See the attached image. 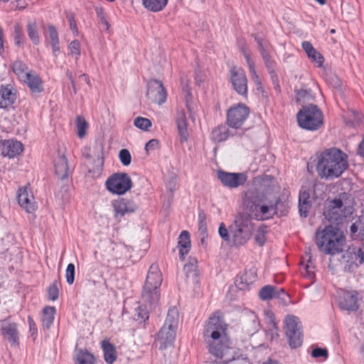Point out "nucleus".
Returning <instances> with one entry per match:
<instances>
[{
    "label": "nucleus",
    "instance_id": "nucleus-1",
    "mask_svg": "<svg viewBox=\"0 0 364 364\" xmlns=\"http://www.w3.org/2000/svg\"><path fill=\"white\" fill-rule=\"evenodd\" d=\"M275 186V181L270 176L254 178L252 186L245 193L243 205L252 219L264 220L277 213L278 200H272L269 192Z\"/></svg>",
    "mask_w": 364,
    "mask_h": 364
},
{
    "label": "nucleus",
    "instance_id": "nucleus-2",
    "mask_svg": "<svg viewBox=\"0 0 364 364\" xmlns=\"http://www.w3.org/2000/svg\"><path fill=\"white\" fill-rule=\"evenodd\" d=\"M255 230V224L252 219L247 214L239 213L228 228L221 223L218 233L228 245L239 247L250 240Z\"/></svg>",
    "mask_w": 364,
    "mask_h": 364
},
{
    "label": "nucleus",
    "instance_id": "nucleus-3",
    "mask_svg": "<svg viewBox=\"0 0 364 364\" xmlns=\"http://www.w3.org/2000/svg\"><path fill=\"white\" fill-rule=\"evenodd\" d=\"M226 331V324L216 314L210 316L205 324L203 332L204 341L209 353L216 358H223L229 349Z\"/></svg>",
    "mask_w": 364,
    "mask_h": 364
},
{
    "label": "nucleus",
    "instance_id": "nucleus-4",
    "mask_svg": "<svg viewBox=\"0 0 364 364\" xmlns=\"http://www.w3.org/2000/svg\"><path fill=\"white\" fill-rule=\"evenodd\" d=\"M348 166V156L336 148L326 149L317 156L316 171L321 178H338Z\"/></svg>",
    "mask_w": 364,
    "mask_h": 364
},
{
    "label": "nucleus",
    "instance_id": "nucleus-5",
    "mask_svg": "<svg viewBox=\"0 0 364 364\" xmlns=\"http://www.w3.org/2000/svg\"><path fill=\"white\" fill-rule=\"evenodd\" d=\"M316 242L320 251L328 255H335L342 252L345 237L337 228L329 225L323 230L316 232Z\"/></svg>",
    "mask_w": 364,
    "mask_h": 364
},
{
    "label": "nucleus",
    "instance_id": "nucleus-6",
    "mask_svg": "<svg viewBox=\"0 0 364 364\" xmlns=\"http://www.w3.org/2000/svg\"><path fill=\"white\" fill-rule=\"evenodd\" d=\"M162 282L161 273L156 266L151 265L148 272L142 291V299L150 306L156 305L159 301V287Z\"/></svg>",
    "mask_w": 364,
    "mask_h": 364
},
{
    "label": "nucleus",
    "instance_id": "nucleus-7",
    "mask_svg": "<svg viewBox=\"0 0 364 364\" xmlns=\"http://www.w3.org/2000/svg\"><path fill=\"white\" fill-rule=\"evenodd\" d=\"M297 122L301 128L307 130H317L323 124L322 112L316 105L309 104L304 106L297 113Z\"/></svg>",
    "mask_w": 364,
    "mask_h": 364
},
{
    "label": "nucleus",
    "instance_id": "nucleus-8",
    "mask_svg": "<svg viewBox=\"0 0 364 364\" xmlns=\"http://www.w3.org/2000/svg\"><path fill=\"white\" fill-rule=\"evenodd\" d=\"M178 323V313L176 309L168 311L165 323L158 333V340L166 348L173 343L176 338V330Z\"/></svg>",
    "mask_w": 364,
    "mask_h": 364
},
{
    "label": "nucleus",
    "instance_id": "nucleus-9",
    "mask_svg": "<svg viewBox=\"0 0 364 364\" xmlns=\"http://www.w3.org/2000/svg\"><path fill=\"white\" fill-rule=\"evenodd\" d=\"M352 213L351 208L344 206L341 199L328 200L325 206L323 215L332 223L338 224Z\"/></svg>",
    "mask_w": 364,
    "mask_h": 364
},
{
    "label": "nucleus",
    "instance_id": "nucleus-10",
    "mask_svg": "<svg viewBox=\"0 0 364 364\" xmlns=\"http://www.w3.org/2000/svg\"><path fill=\"white\" fill-rule=\"evenodd\" d=\"M285 334L288 338L289 344L292 348L301 346L302 333L301 331L299 318L292 315H289L284 320Z\"/></svg>",
    "mask_w": 364,
    "mask_h": 364
},
{
    "label": "nucleus",
    "instance_id": "nucleus-11",
    "mask_svg": "<svg viewBox=\"0 0 364 364\" xmlns=\"http://www.w3.org/2000/svg\"><path fill=\"white\" fill-rule=\"evenodd\" d=\"M105 185L112 193L122 195L131 189L132 181L127 173H117L108 178Z\"/></svg>",
    "mask_w": 364,
    "mask_h": 364
},
{
    "label": "nucleus",
    "instance_id": "nucleus-12",
    "mask_svg": "<svg viewBox=\"0 0 364 364\" xmlns=\"http://www.w3.org/2000/svg\"><path fill=\"white\" fill-rule=\"evenodd\" d=\"M249 113V108L244 104L232 106L228 111L227 123L230 127L237 129L247 119Z\"/></svg>",
    "mask_w": 364,
    "mask_h": 364
},
{
    "label": "nucleus",
    "instance_id": "nucleus-13",
    "mask_svg": "<svg viewBox=\"0 0 364 364\" xmlns=\"http://www.w3.org/2000/svg\"><path fill=\"white\" fill-rule=\"evenodd\" d=\"M218 178L224 186L229 188L243 186L247 180L245 173H230L221 170L218 171Z\"/></svg>",
    "mask_w": 364,
    "mask_h": 364
},
{
    "label": "nucleus",
    "instance_id": "nucleus-14",
    "mask_svg": "<svg viewBox=\"0 0 364 364\" xmlns=\"http://www.w3.org/2000/svg\"><path fill=\"white\" fill-rule=\"evenodd\" d=\"M146 96L153 102L161 105L166 100V91L163 83L157 80H152L148 82Z\"/></svg>",
    "mask_w": 364,
    "mask_h": 364
},
{
    "label": "nucleus",
    "instance_id": "nucleus-15",
    "mask_svg": "<svg viewBox=\"0 0 364 364\" xmlns=\"http://www.w3.org/2000/svg\"><path fill=\"white\" fill-rule=\"evenodd\" d=\"M343 262L345 264V269L353 271L354 267L363 264V258L360 247H350L342 255Z\"/></svg>",
    "mask_w": 364,
    "mask_h": 364
},
{
    "label": "nucleus",
    "instance_id": "nucleus-16",
    "mask_svg": "<svg viewBox=\"0 0 364 364\" xmlns=\"http://www.w3.org/2000/svg\"><path fill=\"white\" fill-rule=\"evenodd\" d=\"M231 82L235 90L242 96L247 93V79L242 69L235 67L230 70Z\"/></svg>",
    "mask_w": 364,
    "mask_h": 364
},
{
    "label": "nucleus",
    "instance_id": "nucleus-17",
    "mask_svg": "<svg viewBox=\"0 0 364 364\" xmlns=\"http://www.w3.org/2000/svg\"><path fill=\"white\" fill-rule=\"evenodd\" d=\"M112 206L115 218L123 217L125 214L134 213L137 209V205L133 200L124 198L112 200Z\"/></svg>",
    "mask_w": 364,
    "mask_h": 364
},
{
    "label": "nucleus",
    "instance_id": "nucleus-18",
    "mask_svg": "<svg viewBox=\"0 0 364 364\" xmlns=\"http://www.w3.org/2000/svg\"><path fill=\"white\" fill-rule=\"evenodd\" d=\"M18 202L28 213H33L36 209L34 198L28 187L18 189Z\"/></svg>",
    "mask_w": 364,
    "mask_h": 364
},
{
    "label": "nucleus",
    "instance_id": "nucleus-19",
    "mask_svg": "<svg viewBox=\"0 0 364 364\" xmlns=\"http://www.w3.org/2000/svg\"><path fill=\"white\" fill-rule=\"evenodd\" d=\"M259 299L263 301H267L273 298H278L286 301L285 298H288L289 296L284 289L278 288L272 285H266L259 290Z\"/></svg>",
    "mask_w": 364,
    "mask_h": 364
},
{
    "label": "nucleus",
    "instance_id": "nucleus-20",
    "mask_svg": "<svg viewBox=\"0 0 364 364\" xmlns=\"http://www.w3.org/2000/svg\"><path fill=\"white\" fill-rule=\"evenodd\" d=\"M341 309L353 311L358 309V293L356 291H345L339 299Z\"/></svg>",
    "mask_w": 364,
    "mask_h": 364
},
{
    "label": "nucleus",
    "instance_id": "nucleus-21",
    "mask_svg": "<svg viewBox=\"0 0 364 364\" xmlns=\"http://www.w3.org/2000/svg\"><path fill=\"white\" fill-rule=\"evenodd\" d=\"M259 323L257 315L252 311L244 314L242 320V331L248 334L253 335L259 330Z\"/></svg>",
    "mask_w": 364,
    "mask_h": 364
},
{
    "label": "nucleus",
    "instance_id": "nucleus-22",
    "mask_svg": "<svg viewBox=\"0 0 364 364\" xmlns=\"http://www.w3.org/2000/svg\"><path fill=\"white\" fill-rule=\"evenodd\" d=\"M0 150L4 156L13 158L23 151V144L16 140H6L2 143Z\"/></svg>",
    "mask_w": 364,
    "mask_h": 364
},
{
    "label": "nucleus",
    "instance_id": "nucleus-23",
    "mask_svg": "<svg viewBox=\"0 0 364 364\" xmlns=\"http://www.w3.org/2000/svg\"><path fill=\"white\" fill-rule=\"evenodd\" d=\"M1 333L11 345L18 344V333L17 326L15 323H3L1 325Z\"/></svg>",
    "mask_w": 364,
    "mask_h": 364
},
{
    "label": "nucleus",
    "instance_id": "nucleus-24",
    "mask_svg": "<svg viewBox=\"0 0 364 364\" xmlns=\"http://www.w3.org/2000/svg\"><path fill=\"white\" fill-rule=\"evenodd\" d=\"M16 100V93L10 85L0 86V108H6Z\"/></svg>",
    "mask_w": 364,
    "mask_h": 364
},
{
    "label": "nucleus",
    "instance_id": "nucleus-25",
    "mask_svg": "<svg viewBox=\"0 0 364 364\" xmlns=\"http://www.w3.org/2000/svg\"><path fill=\"white\" fill-rule=\"evenodd\" d=\"M178 132L180 137V141L183 143L188 139L189 134L187 129V119L184 111H178L176 117Z\"/></svg>",
    "mask_w": 364,
    "mask_h": 364
},
{
    "label": "nucleus",
    "instance_id": "nucleus-26",
    "mask_svg": "<svg viewBox=\"0 0 364 364\" xmlns=\"http://www.w3.org/2000/svg\"><path fill=\"white\" fill-rule=\"evenodd\" d=\"M54 168L58 178L63 180L68 176L69 168L67 159L64 155H59L55 159Z\"/></svg>",
    "mask_w": 364,
    "mask_h": 364
},
{
    "label": "nucleus",
    "instance_id": "nucleus-27",
    "mask_svg": "<svg viewBox=\"0 0 364 364\" xmlns=\"http://www.w3.org/2000/svg\"><path fill=\"white\" fill-rule=\"evenodd\" d=\"M191 247L190 234L187 230H183L181 232L178 237V246L177 247L179 250L180 258L181 259H184L185 255H186Z\"/></svg>",
    "mask_w": 364,
    "mask_h": 364
},
{
    "label": "nucleus",
    "instance_id": "nucleus-28",
    "mask_svg": "<svg viewBox=\"0 0 364 364\" xmlns=\"http://www.w3.org/2000/svg\"><path fill=\"white\" fill-rule=\"evenodd\" d=\"M255 41L257 43L259 52L268 71L270 70H274V62L270 58V55L268 51V44L264 42L262 38L258 37H255Z\"/></svg>",
    "mask_w": 364,
    "mask_h": 364
},
{
    "label": "nucleus",
    "instance_id": "nucleus-29",
    "mask_svg": "<svg viewBox=\"0 0 364 364\" xmlns=\"http://www.w3.org/2000/svg\"><path fill=\"white\" fill-rule=\"evenodd\" d=\"M196 264L197 260L195 258H191L189 262L185 264L183 267V271L186 274V280L188 283L198 282Z\"/></svg>",
    "mask_w": 364,
    "mask_h": 364
},
{
    "label": "nucleus",
    "instance_id": "nucleus-30",
    "mask_svg": "<svg viewBox=\"0 0 364 364\" xmlns=\"http://www.w3.org/2000/svg\"><path fill=\"white\" fill-rule=\"evenodd\" d=\"M244 56L248 65L252 80L254 81L257 86V90L261 91L262 92H264L262 81L255 70V63L250 58V53L246 51H244Z\"/></svg>",
    "mask_w": 364,
    "mask_h": 364
},
{
    "label": "nucleus",
    "instance_id": "nucleus-31",
    "mask_svg": "<svg viewBox=\"0 0 364 364\" xmlns=\"http://www.w3.org/2000/svg\"><path fill=\"white\" fill-rule=\"evenodd\" d=\"M310 207L311 200L309 193L306 191L301 192L299 197V209L300 215L306 218L308 215Z\"/></svg>",
    "mask_w": 364,
    "mask_h": 364
},
{
    "label": "nucleus",
    "instance_id": "nucleus-32",
    "mask_svg": "<svg viewBox=\"0 0 364 364\" xmlns=\"http://www.w3.org/2000/svg\"><path fill=\"white\" fill-rule=\"evenodd\" d=\"M22 81L27 84L33 92H40L42 91L41 80L35 73L31 72Z\"/></svg>",
    "mask_w": 364,
    "mask_h": 364
},
{
    "label": "nucleus",
    "instance_id": "nucleus-33",
    "mask_svg": "<svg viewBox=\"0 0 364 364\" xmlns=\"http://www.w3.org/2000/svg\"><path fill=\"white\" fill-rule=\"evenodd\" d=\"M102 348L104 353L105 360L109 364H112L117 358L115 347L108 341H103L102 342Z\"/></svg>",
    "mask_w": 364,
    "mask_h": 364
},
{
    "label": "nucleus",
    "instance_id": "nucleus-34",
    "mask_svg": "<svg viewBox=\"0 0 364 364\" xmlns=\"http://www.w3.org/2000/svg\"><path fill=\"white\" fill-rule=\"evenodd\" d=\"M168 0H142L144 6L152 12H159L167 5Z\"/></svg>",
    "mask_w": 364,
    "mask_h": 364
},
{
    "label": "nucleus",
    "instance_id": "nucleus-35",
    "mask_svg": "<svg viewBox=\"0 0 364 364\" xmlns=\"http://www.w3.org/2000/svg\"><path fill=\"white\" fill-rule=\"evenodd\" d=\"M55 309L54 306H46L43 309L42 316L43 327L48 329L53 323Z\"/></svg>",
    "mask_w": 364,
    "mask_h": 364
},
{
    "label": "nucleus",
    "instance_id": "nucleus-36",
    "mask_svg": "<svg viewBox=\"0 0 364 364\" xmlns=\"http://www.w3.org/2000/svg\"><path fill=\"white\" fill-rule=\"evenodd\" d=\"M267 316L268 319L267 334L270 336L271 340L277 339L279 337L277 323L272 313H268Z\"/></svg>",
    "mask_w": 364,
    "mask_h": 364
},
{
    "label": "nucleus",
    "instance_id": "nucleus-37",
    "mask_svg": "<svg viewBox=\"0 0 364 364\" xmlns=\"http://www.w3.org/2000/svg\"><path fill=\"white\" fill-rule=\"evenodd\" d=\"M228 137V130L225 126L220 125L215 128L211 134V139L216 142L225 141Z\"/></svg>",
    "mask_w": 364,
    "mask_h": 364
},
{
    "label": "nucleus",
    "instance_id": "nucleus-38",
    "mask_svg": "<svg viewBox=\"0 0 364 364\" xmlns=\"http://www.w3.org/2000/svg\"><path fill=\"white\" fill-rule=\"evenodd\" d=\"M26 30L29 38L33 41L34 44L38 45L40 42V39L36 22L34 21H28L26 25Z\"/></svg>",
    "mask_w": 364,
    "mask_h": 364
},
{
    "label": "nucleus",
    "instance_id": "nucleus-39",
    "mask_svg": "<svg viewBox=\"0 0 364 364\" xmlns=\"http://www.w3.org/2000/svg\"><path fill=\"white\" fill-rule=\"evenodd\" d=\"M13 71L18 76V77L22 81L27 75L31 73L28 70L27 65L21 61H16L13 64Z\"/></svg>",
    "mask_w": 364,
    "mask_h": 364
},
{
    "label": "nucleus",
    "instance_id": "nucleus-40",
    "mask_svg": "<svg viewBox=\"0 0 364 364\" xmlns=\"http://www.w3.org/2000/svg\"><path fill=\"white\" fill-rule=\"evenodd\" d=\"M350 232L353 235L364 240V217L353 223L350 226Z\"/></svg>",
    "mask_w": 364,
    "mask_h": 364
},
{
    "label": "nucleus",
    "instance_id": "nucleus-41",
    "mask_svg": "<svg viewBox=\"0 0 364 364\" xmlns=\"http://www.w3.org/2000/svg\"><path fill=\"white\" fill-rule=\"evenodd\" d=\"M93 355L87 350H81L77 355L76 364H94Z\"/></svg>",
    "mask_w": 364,
    "mask_h": 364
},
{
    "label": "nucleus",
    "instance_id": "nucleus-42",
    "mask_svg": "<svg viewBox=\"0 0 364 364\" xmlns=\"http://www.w3.org/2000/svg\"><path fill=\"white\" fill-rule=\"evenodd\" d=\"M14 43L17 46H21L23 44L24 35L23 29L18 23H16L14 26Z\"/></svg>",
    "mask_w": 364,
    "mask_h": 364
},
{
    "label": "nucleus",
    "instance_id": "nucleus-43",
    "mask_svg": "<svg viewBox=\"0 0 364 364\" xmlns=\"http://www.w3.org/2000/svg\"><path fill=\"white\" fill-rule=\"evenodd\" d=\"M76 127L77 129V135L80 138H83L86 134L88 124L82 116H77L76 118Z\"/></svg>",
    "mask_w": 364,
    "mask_h": 364
},
{
    "label": "nucleus",
    "instance_id": "nucleus-44",
    "mask_svg": "<svg viewBox=\"0 0 364 364\" xmlns=\"http://www.w3.org/2000/svg\"><path fill=\"white\" fill-rule=\"evenodd\" d=\"M70 53L69 54L75 58V59L77 60L79 59L80 55H81V48H80V43L77 40H74L70 42V43L68 45V47Z\"/></svg>",
    "mask_w": 364,
    "mask_h": 364
},
{
    "label": "nucleus",
    "instance_id": "nucleus-45",
    "mask_svg": "<svg viewBox=\"0 0 364 364\" xmlns=\"http://www.w3.org/2000/svg\"><path fill=\"white\" fill-rule=\"evenodd\" d=\"M313 100L310 90L301 89L296 91V100L298 102H306Z\"/></svg>",
    "mask_w": 364,
    "mask_h": 364
},
{
    "label": "nucleus",
    "instance_id": "nucleus-46",
    "mask_svg": "<svg viewBox=\"0 0 364 364\" xmlns=\"http://www.w3.org/2000/svg\"><path fill=\"white\" fill-rule=\"evenodd\" d=\"M134 125L142 130H148L151 126V122L144 117H138L134 121Z\"/></svg>",
    "mask_w": 364,
    "mask_h": 364
},
{
    "label": "nucleus",
    "instance_id": "nucleus-47",
    "mask_svg": "<svg viewBox=\"0 0 364 364\" xmlns=\"http://www.w3.org/2000/svg\"><path fill=\"white\" fill-rule=\"evenodd\" d=\"M59 296L58 283L54 281L48 289V296L51 301H55Z\"/></svg>",
    "mask_w": 364,
    "mask_h": 364
},
{
    "label": "nucleus",
    "instance_id": "nucleus-48",
    "mask_svg": "<svg viewBox=\"0 0 364 364\" xmlns=\"http://www.w3.org/2000/svg\"><path fill=\"white\" fill-rule=\"evenodd\" d=\"M45 35L46 37L49 38L50 43L59 41L57 29L52 25L48 26Z\"/></svg>",
    "mask_w": 364,
    "mask_h": 364
},
{
    "label": "nucleus",
    "instance_id": "nucleus-49",
    "mask_svg": "<svg viewBox=\"0 0 364 364\" xmlns=\"http://www.w3.org/2000/svg\"><path fill=\"white\" fill-rule=\"evenodd\" d=\"M308 58L310 59V60L312 62V63H314L316 64H317V66L318 67H322L323 66V63L324 62V58L323 56L319 53L318 52L316 49L314 50V53H309L307 55Z\"/></svg>",
    "mask_w": 364,
    "mask_h": 364
},
{
    "label": "nucleus",
    "instance_id": "nucleus-50",
    "mask_svg": "<svg viewBox=\"0 0 364 364\" xmlns=\"http://www.w3.org/2000/svg\"><path fill=\"white\" fill-rule=\"evenodd\" d=\"M119 158L124 166H129L131 164L132 156L129 150L124 149L119 151Z\"/></svg>",
    "mask_w": 364,
    "mask_h": 364
},
{
    "label": "nucleus",
    "instance_id": "nucleus-51",
    "mask_svg": "<svg viewBox=\"0 0 364 364\" xmlns=\"http://www.w3.org/2000/svg\"><path fill=\"white\" fill-rule=\"evenodd\" d=\"M66 282L69 284H73L75 280V265L70 263L66 269L65 272Z\"/></svg>",
    "mask_w": 364,
    "mask_h": 364
},
{
    "label": "nucleus",
    "instance_id": "nucleus-52",
    "mask_svg": "<svg viewBox=\"0 0 364 364\" xmlns=\"http://www.w3.org/2000/svg\"><path fill=\"white\" fill-rule=\"evenodd\" d=\"M314 267L311 262V259H309L307 263L304 265L305 272H302V274L308 278H313L314 277Z\"/></svg>",
    "mask_w": 364,
    "mask_h": 364
},
{
    "label": "nucleus",
    "instance_id": "nucleus-53",
    "mask_svg": "<svg viewBox=\"0 0 364 364\" xmlns=\"http://www.w3.org/2000/svg\"><path fill=\"white\" fill-rule=\"evenodd\" d=\"M326 81L335 88H339L341 86V81L338 77L334 74L328 75Z\"/></svg>",
    "mask_w": 364,
    "mask_h": 364
},
{
    "label": "nucleus",
    "instance_id": "nucleus-54",
    "mask_svg": "<svg viewBox=\"0 0 364 364\" xmlns=\"http://www.w3.org/2000/svg\"><path fill=\"white\" fill-rule=\"evenodd\" d=\"M311 355L314 358L323 357L326 358L328 357V351L326 349L316 348L312 350Z\"/></svg>",
    "mask_w": 364,
    "mask_h": 364
},
{
    "label": "nucleus",
    "instance_id": "nucleus-55",
    "mask_svg": "<svg viewBox=\"0 0 364 364\" xmlns=\"http://www.w3.org/2000/svg\"><path fill=\"white\" fill-rule=\"evenodd\" d=\"M199 231L204 234L206 232V222H205V215L203 213H200L199 214Z\"/></svg>",
    "mask_w": 364,
    "mask_h": 364
},
{
    "label": "nucleus",
    "instance_id": "nucleus-56",
    "mask_svg": "<svg viewBox=\"0 0 364 364\" xmlns=\"http://www.w3.org/2000/svg\"><path fill=\"white\" fill-rule=\"evenodd\" d=\"M269 74L270 75L272 82L274 85V88L276 90L279 91L280 90V86L279 84V78L278 76L275 72L274 70H269Z\"/></svg>",
    "mask_w": 364,
    "mask_h": 364
},
{
    "label": "nucleus",
    "instance_id": "nucleus-57",
    "mask_svg": "<svg viewBox=\"0 0 364 364\" xmlns=\"http://www.w3.org/2000/svg\"><path fill=\"white\" fill-rule=\"evenodd\" d=\"M159 147V141L157 139H151L145 145V150L149 152Z\"/></svg>",
    "mask_w": 364,
    "mask_h": 364
},
{
    "label": "nucleus",
    "instance_id": "nucleus-58",
    "mask_svg": "<svg viewBox=\"0 0 364 364\" xmlns=\"http://www.w3.org/2000/svg\"><path fill=\"white\" fill-rule=\"evenodd\" d=\"M302 48L306 55L314 52L315 48L309 41H304L302 43Z\"/></svg>",
    "mask_w": 364,
    "mask_h": 364
},
{
    "label": "nucleus",
    "instance_id": "nucleus-59",
    "mask_svg": "<svg viewBox=\"0 0 364 364\" xmlns=\"http://www.w3.org/2000/svg\"><path fill=\"white\" fill-rule=\"evenodd\" d=\"M67 17H68V19L69 23H70V29L74 33H75L77 34V25H76L75 21L74 19L73 15V14H68Z\"/></svg>",
    "mask_w": 364,
    "mask_h": 364
},
{
    "label": "nucleus",
    "instance_id": "nucleus-60",
    "mask_svg": "<svg viewBox=\"0 0 364 364\" xmlns=\"http://www.w3.org/2000/svg\"><path fill=\"white\" fill-rule=\"evenodd\" d=\"M66 76L68 77V79L70 80V81L71 82V85H72V87H73L74 92L76 93L77 92L76 85H75V82L74 81L72 72L70 70H66Z\"/></svg>",
    "mask_w": 364,
    "mask_h": 364
},
{
    "label": "nucleus",
    "instance_id": "nucleus-61",
    "mask_svg": "<svg viewBox=\"0 0 364 364\" xmlns=\"http://www.w3.org/2000/svg\"><path fill=\"white\" fill-rule=\"evenodd\" d=\"M255 240L259 245H263L265 242V238L263 233L257 234L255 237Z\"/></svg>",
    "mask_w": 364,
    "mask_h": 364
},
{
    "label": "nucleus",
    "instance_id": "nucleus-62",
    "mask_svg": "<svg viewBox=\"0 0 364 364\" xmlns=\"http://www.w3.org/2000/svg\"><path fill=\"white\" fill-rule=\"evenodd\" d=\"M184 97H185V100H186V107H187V109H188V111H190V112H191V109H192V108H191V102H192V99H193V97H192V95H191V94H190V95H184Z\"/></svg>",
    "mask_w": 364,
    "mask_h": 364
},
{
    "label": "nucleus",
    "instance_id": "nucleus-63",
    "mask_svg": "<svg viewBox=\"0 0 364 364\" xmlns=\"http://www.w3.org/2000/svg\"><path fill=\"white\" fill-rule=\"evenodd\" d=\"M358 153L360 156L364 158V136L363 140L359 144Z\"/></svg>",
    "mask_w": 364,
    "mask_h": 364
},
{
    "label": "nucleus",
    "instance_id": "nucleus-64",
    "mask_svg": "<svg viewBox=\"0 0 364 364\" xmlns=\"http://www.w3.org/2000/svg\"><path fill=\"white\" fill-rule=\"evenodd\" d=\"M51 46L53 49V52L55 55H56L57 52H59L60 48H59V41L58 42H54L51 43Z\"/></svg>",
    "mask_w": 364,
    "mask_h": 364
}]
</instances>
